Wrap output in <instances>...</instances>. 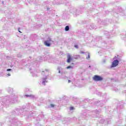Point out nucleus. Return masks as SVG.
Segmentation results:
<instances>
[{
  "instance_id": "nucleus-1",
  "label": "nucleus",
  "mask_w": 126,
  "mask_h": 126,
  "mask_svg": "<svg viewBox=\"0 0 126 126\" xmlns=\"http://www.w3.org/2000/svg\"><path fill=\"white\" fill-rule=\"evenodd\" d=\"M18 100L17 96L13 94L8 96L2 97L0 101V109H3L6 105L17 103Z\"/></svg>"
},
{
  "instance_id": "nucleus-2",
  "label": "nucleus",
  "mask_w": 126,
  "mask_h": 126,
  "mask_svg": "<svg viewBox=\"0 0 126 126\" xmlns=\"http://www.w3.org/2000/svg\"><path fill=\"white\" fill-rule=\"evenodd\" d=\"M48 70L45 69V71H42L41 74L42 75H45L44 77L41 78L39 82V84H42V85H46V83H48V77L49 75H46V72H48Z\"/></svg>"
},
{
  "instance_id": "nucleus-3",
  "label": "nucleus",
  "mask_w": 126,
  "mask_h": 126,
  "mask_svg": "<svg viewBox=\"0 0 126 126\" xmlns=\"http://www.w3.org/2000/svg\"><path fill=\"white\" fill-rule=\"evenodd\" d=\"M93 79L94 81H102L104 78L101 76L95 75L93 77Z\"/></svg>"
},
{
  "instance_id": "nucleus-4",
  "label": "nucleus",
  "mask_w": 126,
  "mask_h": 126,
  "mask_svg": "<svg viewBox=\"0 0 126 126\" xmlns=\"http://www.w3.org/2000/svg\"><path fill=\"white\" fill-rule=\"evenodd\" d=\"M120 63V61L118 59L114 60L112 62L111 67H116L117 65H119V63Z\"/></svg>"
},
{
  "instance_id": "nucleus-5",
  "label": "nucleus",
  "mask_w": 126,
  "mask_h": 126,
  "mask_svg": "<svg viewBox=\"0 0 126 126\" xmlns=\"http://www.w3.org/2000/svg\"><path fill=\"white\" fill-rule=\"evenodd\" d=\"M51 41H52V39L49 38H48V40L44 41L45 46H46V47H50L51 43H50V42H51Z\"/></svg>"
},
{
  "instance_id": "nucleus-6",
  "label": "nucleus",
  "mask_w": 126,
  "mask_h": 126,
  "mask_svg": "<svg viewBox=\"0 0 126 126\" xmlns=\"http://www.w3.org/2000/svg\"><path fill=\"white\" fill-rule=\"evenodd\" d=\"M59 1H61L59 3L56 1V3H54V4H61L62 3H66V0H59Z\"/></svg>"
},
{
  "instance_id": "nucleus-7",
  "label": "nucleus",
  "mask_w": 126,
  "mask_h": 126,
  "mask_svg": "<svg viewBox=\"0 0 126 126\" xmlns=\"http://www.w3.org/2000/svg\"><path fill=\"white\" fill-rule=\"evenodd\" d=\"M67 63H70V62L72 61V58H71V56H70V55L69 54L67 55Z\"/></svg>"
},
{
  "instance_id": "nucleus-8",
  "label": "nucleus",
  "mask_w": 126,
  "mask_h": 126,
  "mask_svg": "<svg viewBox=\"0 0 126 126\" xmlns=\"http://www.w3.org/2000/svg\"><path fill=\"white\" fill-rule=\"evenodd\" d=\"M71 13H76L77 12V9L75 8L72 7L70 10Z\"/></svg>"
},
{
  "instance_id": "nucleus-9",
  "label": "nucleus",
  "mask_w": 126,
  "mask_h": 126,
  "mask_svg": "<svg viewBox=\"0 0 126 126\" xmlns=\"http://www.w3.org/2000/svg\"><path fill=\"white\" fill-rule=\"evenodd\" d=\"M98 39H99L98 40L99 41V42H98L99 44H101L103 46L104 45V44H105V43H104V42L102 43V37H97V40H98Z\"/></svg>"
},
{
  "instance_id": "nucleus-10",
  "label": "nucleus",
  "mask_w": 126,
  "mask_h": 126,
  "mask_svg": "<svg viewBox=\"0 0 126 126\" xmlns=\"http://www.w3.org/2000/svg\"><path fill=\"white\" fill-rule=\"evenodd\" d=\"M95 103H96V104L97 106L98 105V106H100V107H102V106L103 105V103H103L102 100H101L100 101L95 102Z\"/></svg>"
},
{
  "instance_id": "nucleus-11",
  "label": "nucleus",
  "mask_w": 126,
  "mask_h": 126,
  "mask_svg": "<svg viewBox=\"0 0 126 126\" xmlns=\"http://www.w3.org/2000/svg\"><path fill=\"white\" fill-rule=\"evenodd\" d=\"M96 26H95V25L94 24H92L90 26V27L89 28V29L92 30V29H96Z\"/></svg>"
},
{
  "instance_id": "nucleus-12",
  "label": "nucleus",
  "mask_w": 126,
  "mask_h": 126,
  "mask_svg": "<svg viewBox=\"0 0 126 126\" xmlns=\"http://www.w3.org/2000/svg\"><path fill=\"white\" fill-rule=\"evenodd\" d=\"M26 97H29L30 98H32V99H33V98H35V96L32 95V94H26Z\"/></svg>"
},
{
  "instance_id": "nucleus-13",
  "label": "nucleus",
  "mask_w": 126,
  "mask_h": 126,
  "mask_svg": "<svg viewBox=\"0 0 126 126\" xmlns=\"http://www.w3.org/2000/svg\"><path fill=\"white\" fill-rule=\"evenodd\" d=\"M7 90L9 93H12L13 92V90L10 88H8Z\"/></svg>"
},
{
  "instance_id": "nucleus-14",
  "label": "nucleus",
  "mask_w": 126,
  "mask_h": 126,
  "mask_svg": "<svg viewBox=\"0 0 126 126\" xmlns=\"http://www.w3.org/2000/svg\"><path fill=\"white\" fill-rule=\"evenodd\" d=\"M118 10L119 11L118 12H125V11L123 10V8H119Z\"/></svg>"
},
{
  "instance_id": "nucleus-15",
  "label": "nucleus",
  "mask_w": 126,
  "mask_h": 126,
  "mask_svg": "<svg viewBox=\"0 0 126 126\" xmlns=\"http://www.w3.org/2000/svg\"><path fill=\"white\" fill-rule=\"evenodd\" d=\"M98 23L99 24H104V22H103L102 21V20H101V19H98Z\"/></svg>"
},
{
  "instance_id": "nucleus-16",
  "label": "nucleus",
  "mask_w": 126,
  "mask_h": 126,
  "mask_svg": "<svg viewBox=\"0 0 126 126\" xmlns=\"http://www.w3.org/2000/svg\"><path fill=\"white\" fill-rule=\"evenodd\" d=\"M69 30V26H66L65 27V31H68Z\"/></svg>"
},
{
  "instance_id": "nucleus-17",
  "label": "nucleus",
  "mask_w": 126,
  "mask_h": 126,
  "mask_svg": "<svg viewBox=\"0 0 126 126\" xmlns=\"http://www.w3.org/2000/svg\"><path fill=\"white\" fill-rule=\"evenodd\" d=\"M63 68H61L60 67H58L57 70H59V73H61V70H62Z\"/></svg>"
},
{
  "instance_id": "nucleus-18",
  "label": "nucleus",
  "mask_w": 126,
  "mask_h": 126,
  "mask_svg": "<svg viewBox=\"0 0 126 126\" xmlns=\"http://www.w3.org/2000/svg\"><path fill=\"white\" fill-rule=\"evenodd\" d=\"M87 60H89L90 59V53H88V56L86 57Z\"/></svg>"
},
{
  "instance_id": "nucleus-19",
  "label": "nucleus",
  "mask_w": 126,
  "mask_h": 126,
  "mask_svg": "<svg viewBox=\"0 0 126 126\" xmlns=\"http://www.w3.org/2000/svg\"><path fill=\"white\" fill-rule=\"evenodd\" d=\"M66 68L67 69H69L70 68H73V67H72V66L69 65V66H68Z\"/></svg>"
},
{
  "instance_id": "nucleus-20",
  "label": "nucleus",
  "mask_w": 126,
  "mask_h": 126,
  "mask_svg": "<svg viewBox=\"0 0 126 126\" xmlns=\"http://www.w3.org/2000/svg\"><path fill=\"white\" fill-rule=\"evenodd\" d=\"M13 123H17V119L14 118L12 120Z\"/></svg>"
},
{
  "instance_id": "nucleus-21",
  "label": "nucleus",
  "mask_w": 126,
  "mask_h": 126,
  "mask_svg": "<svg viewBox=\"0 0 126 126\" xmlns=\"http://www.w3.org/2000/svg\"><path fill=\"white\" fill-rule=\"evenodd\" d=\"M100 123H101V124H104V123H105V120L104 119H101V120H100Z\"/></svg>"
},
{
  "instance_id": "nucleus-22",
  "label": "nucleus",
  "mask_w": 126,
  "mask_h": 126,
  "mask_svg": "<svg viewBox=\"0 0 126 126\" xmlns=\"http://www.w3.org/2000/svg\"><path fill=\"white\" fill-rule=\"evenodd\" d=\"M106 62H107V60H106V59H103L102 60V63H106Z\"/></svg>"
},
{
  "instance_id": "nucleus-23",
  "label": "nucleus",
  "mask_w": 126,
  "mask_h": 126,
  "mask_svg": "<svg viewBox=\"0 0 126 126\" xmlns=\"http://www.w3.org/2000/svg\"><path fill=\"white\" fill-rule=\"evenodd\" d=\"M11 74L10 73H6V75H5V76H6V77H7V76H10Z\"/></svg>"
},
{
  "instance_id": "nucleus-24",
  "label": "nucleus",
  "mask_w": 126,
  "mask_h": 126,
  "mask_svg": "<svg viewBox=\"0 0 126 126\" xmlns=\"http://www.w3.org/2000/svg\"><path fill=\"white\" fill-rule=\"evenodd\" d=\"M70 111H73L74 110V107H70L69 108Z\"/></svg>"
},
{
  "instance_id": "nucleus-25",
  "label": "nucleus",
  "mask_w": 126,
  "mask_h": 126,
  "mask_svg": "<svg viewBox=\"0 0 126 126\" xmlns=\"http://www.w3.org/2000/svg\"><path fill=\"white\" fill-rule=\"evenodd\" d=\"M32 76H33V77H37V74L32 73Z\"/></svg>"
},
{
  "instance_id": "nucleus-26",
  "label": "nucleus",
  "mask_w": 126,
  "mask_h": 126,
  "mask_svg": "<svg viewBox=\"0 0 126 126\" xmlns=\"http://www.w3.org/2000/svg\"><path fill=\"white\" fill-rule=\"evenodd\" d=\"M95 113H96V115H99V114H100V111L96 110L95 111Z\"/></svg>"
},
{
  "instance_id": "nucleus-27",
  "label": "nucleus",
  "mask_w": 126,
  "mask_h": 126,
  "mask_svg": "<svg viewBox=\"0 0 126 126\" xmlns=\"http://www.w3.org/2000/svg\"><path fill=\"white\" fill-rule=\"evenodd\" d=\"M50 107H51V108H54V107H55V105L53 104H51Z\"/></svg>"
},
{
  "instance_id": "nucleus-28",
  "label": "nucleus",
  "mask_w": 126,
  "mask_h": 126,
  "mask_svg": "<svg viewBox=\"0 0 126 126\" xmlns=\"http://www.w3.org/2000/svg\"><path fill=\"white\" fill-rule=\"evenodd\" d=\"M2 48H3V45L2 44H0V49H2Z\"/></svg>"
},
{
  "instance_id": "nucleus-29",
  "label": "nucleus",
  "mask_w": 126,
  "mask_h": 126,
  "mask_svg": "<svg viewBox=\"0 0 126 126\" xmlns=\"http://www.w3.org/2000/svg\"><path fill=\"white\" fill-rule=\"evenodd\" d=\"M74 47L76 48V49H78V45H75Z\"/></svg>"
},
{
  "instance_id": "nucleus-30",
  "label": "nucleus",
  "mask_w": 126,
  "mask_h": 126,
  "mask_svg": "<svg viewBox=\"0 0 126 126\" xmlns=\"http://www.w3.org/2000/svg\"><path fill=\"white\" fill-rule=\"evenodd\" d=\"M104 34H105V35H108V34H109V32H104Z\"/></svg>"
},
{
  "instance_id": "nucleus-31",
  "label": "nucleus",
  "mask_w": 126,
  "mask_h": 126,
  "mask_svg": "<svg viewBox=\"0 0 126 126\" xmlns=\"http://www.w3.org/2000/svg\"><path fill=\"white\" fill-rule=\"evenodd\" d=\"M30 68V70L31 73H33L32 72V68Z\"/></svg>"
},
{
  "instance_id": "nucleus-32",
  "label": "nucleus",
  "mask_w": 126,
  "mask_h": 126,
  "mask_svg": "<svg viewBox=\"0 0 126 126\" xmlns=\"http://www.w3.org/2000/svg\"><path fill=\"white\" fill-rule=\"evenodd\" d=\"M11 69H7V71H11Z\"/></svg>"
},
{
  "instance_id": "nucleus-33",
  "label": "nucleus",
  "mask_w": 126,
  "mask_h": 126,
  "mask_svg": "<svg viewBox=\"0 0 126 126\" xmlns=\"http://www.w3.org/2000/svg\"><path fill=\"white\" fill-rule=\"evenodd\" d=\"M18 57L19 58H21V55L20 54H18Z\"/></svg>"
},
{
  "instance_id": "nucleus-34",
  "label": "nucleus",
  "mask_w": 126,
  "mask_h": 126,
  "mask_svg": "<svg viewBox=\"0 0 126 126\" xmlns=\"http://www.w3.org/2000/svg\"><path fill=\"white\" fill-rule=\"evenodd\" d=\"M6 58H7L8 60H9V59H10V57H9V56H7V57H6Z\"/></svg>"
},
{
  "instance_id": "nucleus-35",
  "label": "nucleus",
  "mask_w": 126,
  "mask_h": 126,
  "mask_svg": "<svg viewBox=\"0 0 126 126\" xmlns=\"http://www.w3.org/2000/svg\"><path fill=\"white\" fill-rule=\"evenodd\" d=\"M71 82V81H70V80H68V83H70Z\"/></svg>"
},
{
  "instance_id": "nucleus-36",
  "label": "nucleus",
  "mask_w": 126,
  "mask_h": 126,
  "mask_svg": "<svg viewBox=\"0 0 126 126\" xmlns=\"http://www.w3.org/2000/svg\"><path fill=\"white\" fill-rule=\"evenodd\" d=\"M116 59H117V56H115V57L114 58V60H116Z\"/></svg>"
},
{
  "instance_id": "nucleus-37",
  "label": "nucleus",
  "mask_w": 126,
  "mask_h": 126,
  "mask_svg": "<svg viewBox=\"0 0 126 126\" xmlns=\"http://www.w3.org/2000/svg\"><path fill=\"white\" fill-rule=\"evenodd\" d=\"M110 119H107V124H109V120Z\"/></svg>"
},
{
  "instance_id": "nucleus-38",
  "label": "nucleus",
  "mask_w": 126,
  "mask_h": 126,
  "mask_svg": "<svg viewBox=\"0 0 126 126\" xmlns=\"http://www.w3.org/2000/svg\"><path fill=\"white\" fill-rule=\"evenodd\" d=\"M81 54H84V52L81 51Z\"/></svg>"
},
{
  "instance_id": "nucleus-39",
  "label": "nucleus",
  "mask_w": 126,
  "mask_h": 126,
  "mask_svg": "<svg viewBox=\"0 0 126 126\" xmlns=\"http://www.w3.org/2000/svg\"><path fill=\"white\" fill-rule=\"evenodd\" d=\"M40 60H43V58H42V57H40V58H39Z\"/></svg>"
},
{
  "instance_id": "nucleus-40",
  "label": "nucleus",
  "mask_w": 126,
  "mask_h": 126,
  "mask_svg": "<svg viewBox=\"0 0 126 126\" xmlns=\"http://www.w3.org/2000/svg\"><path fill=\"white\" fill-rule=\"evenodd\" d=\"M89 68H91V65H89Z\"/></svg>"
},
{
  "instance_id": "nucleus-41",
  "label": "nucleus",
  "mask_w": 126,
  "mask_h": 126,
  "mask_svg": "<svg viewBox=\"0 0 126 126\" xmlns=\"http://www.w3.org/2000/svg\"><path fill=\"white\" fill-rule=\"evenodd\" d=\"M117 109H120V107H119V106H117Z\"/></svg>"
},
{
  "instance_id": "nucleus-42",
  "label": "nucleus",
  "mask_w": 126,
  "mask_h": 126,
  "mask_svg": "<svg viewBox=\"0 0 126 126\" xmlns=\"http://www.w3.org/2000/svg\"><path fill=\"white\" fill-rule=\"evenodd\" d=\"M0 76H4V75H0Z\"/></svg>"
},
{
  "instance_id": "nucleus-43",
  "label": "nucleus",
  "mask_w": 126,
  "mask_h": 126,
  "mask_svg": "<svg viewBox=\"0 0 126 126\" xmlns=\"http://www.w3.org/2000/svg\"><path fill=\"white\" fill-rule=\"evenodd\" d=\"M18 31L20 33H21V32H20V31H19V30H18Z\"/></svg>"
},
{
  "instance_id": "nucleus-44",
  "label": "nucleus",
  "mask_w": 126,
  "mask_h": 126,
  "mask_svg": "<svg viewBox=\"0 0 126 126\" xmlns=\"http://www.w3.org/2000/svg\"><path fill=\"white\" fill-rule=\"evenodd\" d=\"M100 53H101V51L98 52V54H100Z\"/></svg>"
},
{
  "instance_id": "nucleus-45",
  "label": "nucleus",
  "mask_w": 126,
  "mask_h": 126,
  "mask_svg": "<svg viewBox=\"0 0 126 126\" xmlns=\"http://www.w3.org/2000/svg\"><path fill=\"white\" fill-rule=\"evenodd\" d=\"M103 103H106V101L104 100V101H103Z\"/></svg>"
},
{
  "instance_id": "nucleus-46",
  "label": "nucleus",
  "mask_w": 126,
  "mask_h": 126,
  "mask_svg": "<svg viewBox=\"0 0 126 126\" xmlns=\"http://www.w3.org/2000/svg\"><path fill=\"white\" fill-rule=\"evenodd\" d=\"M49 9H50V8H47V10H49Z\"/></svg>"
},
{
  "instance_id": "nucleus-47",
  "label": "nucleus",
  "mask_w": 126,
  "mask_h": 126,
  "mask_svg": "<svg viewBox=\"0 0 126 126\" xmlns=\"http://www.w3.org/2000/svg\"><path fill=\"white\" fill-rule=\"evenodd\" d=\"M3 2H4L3 1H2V3H3Z\"/></svg>"
},
{
  "instance_id": "nucleus-48",
  "label": "nucleus",
  "mask_w": 126,
  "mask_h": 126,
  "mask_svg": "<svg viewBox=\"0 0 126 126\" xmlns=\"http://www.w3.org/2000/svg\"><path fill=\"white\" fill-rule=\"evenodd\" d=\"M125 38H126V34H125Z\"/></svg>"
},
{
  "instance_id": "nucleus-49",
  "label": "nucleus",
  "mask_w": 126,
  "mask_h": 126,
  "mask_svg": "<svg viewBox=\"0 0 126 126\" xmlns=\"http://www.w3.org/2000/svg\"><path fill=\"white\" fill-rule=\"evenodd\" d=\"M116 13H118V12H116Z\"/></svg>"
},
{
  "instance_id": "nucleus-50",
  "label": "nucleus",
  "mask_w": 126,
  "mask_h": 126,
  "mask_svg": "<svg viewBox=\"0 0 126 126\" xmlns=\"http://www.w3.org/2000/svg\"><path fill=\"white\" fill-rule=\"evenodd\" d=\"M28 65H30V64H29V63L28 64Z\"/></svg>"
},
{
  "instance_id": "nucleus-51",
  "label": "nucleus",
  "mask_w": 126,
  "mask_h": 126,
  "mask_svg": "<svg viewBox=\"0 0 126 126\" xmlns=\"http://www.w3.org/2000/svg\"><path fill=\"white\" fill-rule=\"evenodd\" d=\"M121 107H123V106L121 105Z\"/></svg>"
}]
</instances>
